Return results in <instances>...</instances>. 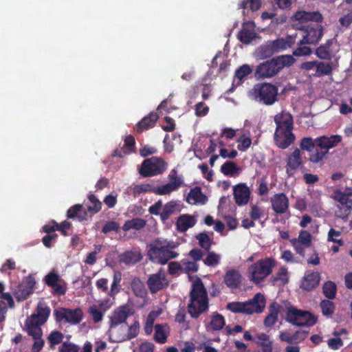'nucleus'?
Masks as SVG:
<instances>
[{
  "label": "nucleus",
  "mask_w": 352,
  "mask_h": 352,
  "mask_svg": "<svg viewBox=\"0 0 352 352\" xmlns=\"http://www.w3.org/2000/svg\"><path fill=\"white\" fill-rule=\"evenodd\" d=\"M209 310L208 292L202 280L197 278L192 284L187 311L192 318L197 319Z\"/></svg>",
  "instance_id": "nucleus-4"
},
{
  "label": "nucleus",
  "mask_w": 352,
  "mask_h": 352,
  "mask_svg": "<svg viewBox=\"0 0 352 352\" xmlns=\"http://www.w3.org/2000/svg\"><path fill=\"white\" fill-rule=\"evenodd\" d=\"M87 216V212L83 209L82 205L81 204H76L70 207L67 212V218H77L80 221L86 219Z\"/></svg>",
  "instance_id": "nucleus-32"
},
{
  "label": "nucleus",
  "mask_w": 352,
  "mask_h": 352,
  "mask_svg": "<svg viewBox=\"0 0 352 352\" xmlns=\"http://www.w3.org/2000/svg\"><path fill=\"white\" fill-rule=\"evenodd\" d=\"M140 324L138 321H135V322L128 327L127 332H126V336H124L120 339L125 338L127 340H130L135 337L139 333Z\"/></svg>",
  "instance_id": "nucleus-55"
},
{
  "label": "nucleus",
  "mask_w": 352,
  "mask_h": 352,
  "mask_svg": "<svg viewBox=\"0 0 352 352\" xmlns=\"http://www.w3.org/2000/svg\"><path fill=\"white\" fill-rule=\"evenodd\" d=\"M146 224V221L141 218H133L131 220H127L124 222L122 230L124 231H128L131 229L140 230L144 228Z\"/></svg>",
  "instance_id": "nucleus-37"
},
{
  "label": "nucleus",
  "mask_w": 352,
  "mask_h": 352,
  "mask_svg": "<svg viewBox=\"0 0 352 352\" xmlns=\"http://www.w3.org/2000/svg\"><path fill=\"white\" fill-rule=\"evenodd\" d=\"M62 278L55 270L51 271L44 278L45 283L50 287H54L56 283H58Z\"/></svg>",
  "instance_id": "nucleus-50"
},
{
  "label": "nucleus",
  "mask_w": 352,
  "mask_h": 352,
  "mask_svg": "<svg viewBox=\"0 0 352 352\" xmlns=\"http://www.w3.org/2000/svg\"><path fill=\"white\" fill-rule=\"evenodd\" d=\"M122 280V274L120 272H114L113 276V282L111 285V289H108V279L102 278L96 282V287L101 290L102 292L107 293L110 297H114L120 291V282Z\"/></svg>",
  "instance_id": "nucleus-15"
},
{
  "label": "nucleus",
  "mask_w": 352,
  "mask_h": 352,
  "mask_svg": "<svg viewBox=\"0 0 352 352\" xmlns=\"http://www.w3.org/2000/svg\"><path fill=\"white\" fill-rule=\"evenodd\" d=\"M59 352H79V347L72 342H64L58 348Z\"/></svg>",
  "instance_id": "nucleus-63"
},
{
  "label": "nucleus",
  "mask_w": 352,
  "mask_h": 352,
  "mask_svg": "<svg viewBox=\"0 0 352 352\" xmlns=\"http://www.w3.org/2000/svg\"><path fill=\"white\" fill-rule=\"evenodd\" d=\"M195 110L197 117H203L208 113L209 107L204 102H199L195 105Z\"/></svg>",
  "instance_id": "nucleus-64"
},
{
  "label": "nucleus",
  "mask_w": 352,
  "mask_h": 352,
  "mask_svg": "<svg viewBox=\"0 0 352 352\" xmlns=\"http://www.w3.org/2000/svg\"><path fill=\"white\" fill-rule=\"evenodd\" d=\"M322 313L327 317H331L335 311V304L329 299L322 300L320 303Z\"/></svg>",
  "instance_id": "nucleus-46"
},
{
  "label": "nucleus",
  "mask_w": 352,
  "mask_h": 352,
  "mask_svg": "<svg viewBox=\"0 0 352 352\" xmlns=\"http://www.w3.org/2000/svg\"><path fill=\"white\" fill-rule=\"evenodd\" d=\"M54 316L58 322L65 320L69 323L77 324L82 320L83 314L80 308L75 309L60 308L54 311Z\"/></svg>",
  "instance_id": "nucleus-14"
},
{
  "label": "nucleus",
  "mask_w": 352,
  "mask_h": 352,
  "mask_svg": "<svg viewBox=\"0 0 352 352\" xmlns=\"http://www.w3.org/2000/svg\"><path fill=\"white\" fill-rule=\"evenodd\" d=\"M298 33L294 34L288 35L286 37L278 38L276 40L271 41L272 46L276 53H279L288 48H291L296 42Z\"/></svg>",
  "instance_id": "nucleus-23"
},
{
  "label": "nucleus",
  "mask_w": 352,
  "mask_h": 352,
  "mask_svg": "<svg viewBox=\"0 0 352 352\" xmlns=\"http://www.w3.org/2000/svg\"><path fill=\"white\" fill-rule=\"evenodd\" d=\"M225 324L226 320L223 316L215 311L210 316V321L206 324V328L208 331H219L223 328Z\"/></svg>",
  "instance_id": "nucleus-29"
},
{
  "label": "nucleus",
  "mask_w": 352,
  "mask_h": 352,
  "mask_svg": "<svg viewBox=\"0 0 352 352\" xmlns=\"http://www.w3.org/2000/svg\"><path fill=\"white\" fill-rule=\"evenodd\" d=\"M168 285V280L165 274L162 272L151 274L147 280V285L151 294H155L167 288Z\"/></svg>",
  "instance_id": "nucleus-18"
},
{
  "label": "nucleus",
  "mask_w": 352,
  "mask_h": 352,
  "mask_svg": "<svg viewBox=\"0 0 352 352\" xmlns=\"http://www.w3.org/2000/svg\"><path fill=\"white\" fill-rule=\"evenodd\" d=\"M281 306L276 302H273L268 307L269 314L266 316L263 324L265 327H272L278 320V314Z\"/></svg>",
  "instance_id": "nucleus-26"
},
{
  "label": "nucleus",
  "mask_w": 352,
  "mask_h": 352,
  "mask_svg": "<svg viewBox=\"0 0 352 352\" xmlns=\"http://www.w3.org/2000/svg\"><path fill=\"white\" fill-rule=\"evenodd\" d=\"M221 256L212 251H207L206 257L203 259L204 263L206 266L215 267L220 263Z\"/></svg>",
  "instance_id": "nucleus-47"
},
{
  "label": "nucleus",
  "mask_w": 352,
  "mask_h": 352,
  "mask_svg": "<svg viewBox=\"0 0 352 352\" xmlns=\"http://www.w3.org/2000/svg\"><path fill=\"white\" fill-rule=\"evenodd\" d=\"M177 247V243L174 241L157 239L148 245L147 256L153 263L164 265L179 256V253L173 250Z\"/></svg>",
  "instance_id": "nucleus-5"
},
{
  "label": "nucleus",
  "mask_w": 352,
  "mask_h": 352,
  "mask_svg": "<svg viewBox=\"0 0 352 352\" xmlns=\"http://www.w3.org/2000/svg\"><path fill=\"white\" fill-rule=\"evenodd\" d=\"M177 204L174 201L166 203L160 213V218L162 221H166L177 210Z\"/></svg>",
  "instance_id": "nucleus-42"
},
{
  "label": "nucleus",
  "mask_w": 352,
  "mask_h": 352,
  "mask_svg": "<svg viewBox=\"0 0 352 352\" xmlns=\"http://www.w3.org/2000/svg\"><path fill=\"white\" fill-rule=\"evenodd\" d=\"M304 167L300 151L295 148L287 157L286 173L289 176H292L294 172Z\"/></svg>",
  "instance_id": "nucleus-20"
},
{
  "label": "nucleus",
  "mask_w": 352,
  "mask_h": 352,
  "mask_svg": "<svg viewBox=\"0 0 352 352\" xmlns=\"http://www.w3.org/2000/svg\"><path fill=\"white\" fill-rule=\"evenodd\" d=\"M272 210L277 214H284L289 208V199L283 192L275 194L271 198Z\"/></svg>",
  "instance_id": "nucleus-22"
},
{
  "label": "nucleus",
  "mask_w": 352,
  "mask_h": 352,
  "mask_svg": "<svg viewBox=\"0 0 352 352\" xmlns=\"http://www.w3.org/2000/svg\"><path fill=\"white\" fill-rule=\"evenodd\" d=\"M332 40H327L324 44L320 45L316 50V55L322 60H330L331 58L330 48L332 45Z\"/></svg>",
  "instance_id": "nucleus-35"
},
{
  "label": "nucleus",
  "mask_w": 352,
  "mask_h": 352,
  "mask_svg": "<svg viewBox=\"0 0 352 352\" xmlns=\"http://www.w3.org/2000/svg\"><path fill=\"white\" fill-rule=\"evenodd\" d=\"M142 259V255L139 251H125L119 256V261L126 265H135Z\"/></svg>",
  "instance_id": "nucleus-30"
},
{
  "label": "nucleus",
  "mask_w": 352,
  "mask_h": 352,
  "mask_svg": "<svg viewBox=\"0 0 352 352\" xmlns=\"http://www.w3.org/2000/svg\"><path fill=\"white\" fill-rule=\"evenodd\" d=\"M153 189L152 186L148 184L135 185L132 188V193L136 197L144 192H153Z\"/></svg>",
  "instance_id": "nucleus-57"
},
{
  "label": "nucleus",
  "mask_w": 352,
  "mask_h": 352,
  "mask_svg": "<svg viewBox=\"0 0 352 352\" xmlns=\"http://www.w3.org/2000/svg\"><path fill=\"white\" fill-rule=\"evenodd\" d=\"M167 166V162L162 157H151L142 162L139 173L144 177H153L164 173Z\"/></svg>",
  "instance_id": "nucleus-12"
},
{
  "label": "nucleus",
  "mask_w": 352,
  "mask_h": 352,
  "mask_svg": "<svg viewBox=\"0 0 352 352\" xmlns=\"http://www.w3.org/2000/svg\"><path fill=\"white\" fill-rule=\"evenodd\" d=\"M186 201L190 204H201L204 205L208 201V197L202 192L200 187L196 186L190 189Z\"/></svg>",
  "instance_id": "nucleus-28"
},
{
  "label": "nucleus",
  "mask_w": 352,
  "mask_h": 352,
  "mask_svg": "<svg viewBox=\"0 0 352 352\" xmlns=\"http://www.w3.org/2000/svg\"><path fill=\"white\" fill-rule=\"evenodd\" d=\"M158 119L159 116L156 112H151L135 124V130L137 133H142L143 131L154 127Z\"/></svg>",
  "instance_id": "nucleus-24"
},
{
  "label": "nucleus",
  "mask_w": 352,
  "mask_h": 352,
  "mask_svg": "<svg viewBox=\"0 0 352 352\" xmlns=\"http://www.w3.org/2000/svg\"><path fill=\"white\" fill-rule=\"evenodd\" d=\"M89 313L94 322H99L102 320L104 313L98 309L96 305H92L89 307Z\"/></svg>",
  "instance_id": "nucleus-60"
},
{
  "label": "nucleus",
  "mask_w": 352,
  "mask_h": 352,
  "mask_svg": "<svg viewBox=\"0 0 352 352\" xmlns=\"http://www.w3.org/2000/svg\"><path fill=\"white\" fill-rule=\"evenodd\" d=\"M170 330L167 324H157L155 326L154 340L160 344H164L167 341Z\"/></svg>",
  "instance_id": "nucleus-31"
},
{
  "label": "nucleus",
  "mask_w": 352,
  "mask_h": 352,
  "mask_svg": "<svg viewBox=\"0 0 352 352\" xmlns=\"http://www.w3.org/2000/svg\"><path fill=\"white\" fill-rule=\"evenodd\" d=\"M168 179L170 184H175V188L177 189L184 185L182 176L178 175L177 170L175 168L170 171L168 175Z\"/></svg>",
  "instance_id": "nucleus-49"
},
{
  "label": "nucleus",
  "mask_w": 352,
  "mask_h": 352,
  "mask_svg": "<svg viewBox=\"0 0 352 352\" xmlns=\"http://www.w3.org/2000/svg\"><path fill=\"white\" fill-rule=\"evenodd\" d=\"M197 239L199 241V245L206 251H208L211 248L212 242L209 236L205 233H199L197 236Z\"/></svg>",
  "instance_id": "nucleus-51"
},
{
  "label": "nucleus",
  "mask_w": 352,
  "mask_h": 352,
  "mask_svg": "<svg viewBox=\"0 0 352 352\" xmlns=\"http://www.w3.org/2000/svg\"><path fill=\"white\" fill-rule=\"evenodd\" d=\"M276 54L271 41H267L262 44L256 50V56L260 59H265L272 57Z\"/></svg>",
  "instance_id": "nucleus-33"
},
{
  "label": "nucleus",
  "mask_w": 352,
  "mask_h": 352,
  "mask_svg": "<svg viewBox=\"0 0 352 352\" xmlns=\"http://www.w3.org/2000/svg\"><path fill=\"white\" fill-rule=\"evenodd\" d=\"M124 336L126 335V329L124 327H109V340L111 342H122L126 341L127 339H125V338H121L122 337H124Z\"/></svg>",
  "instance_id": "nucleus-36"
},
{
  "label": "nucleus",
  "mask_w": 352,
  "mask_h": 352,
  "mask_svg": "<svg viewBox=\"0 0 352 352\" xmlns=\"http://www.w3.org/2000/svg\"><path fill=\"white\" fill-rule=\"evenodd\" d=\"M296 239L300 244L304 245L306 247H309L311 243V236L310 233L306 230L300 231L298 238Z\"/></svg>",
  "instance_id": "nucleus-59"
},
{
  "label": "nucleus",
  "mask_w": 352,
  "mask_h": 352,
  "mask_svg": "<svg viewBox=\"0 0 352 352\" xmlns=\"http://www.w3.org/2000/svg\"><path fill=\"white\" fill-rule=\"evenodd\" d=\"M249 5L251 10H258L261 5V0H242L239 4V8L246 9Z\"/></svg>",
  "instance_id": "nucleus-54"
},
{
  "label": "nucleus",
  "mask_w": 352,
  "mask_h": 352,
  "mask_svg": "<svg viewBox=\"0 0 352 352\" xmlns=\"http://www.w3.org/2000/svg\"><path fill=\"white\" fill-rule=\"evenodd\" d=\"M336 292L337 286L334 282L328 280L324 283L322 285V293L329 300L334 299L336 296Z\"/></svg>",
  "instance_id": "nucleus-41"
},
{
  "label": "nucleus",
  "mask_w": 352,
  "mask_h": 352,
  "mask_svg": "<svg viewBox=\"0 0 352 352\" xmlns=\"http://www.w3.org/2000/svg\"><path fill=\"white\" fill-rule=\"evenodd\" d=\"M241 274L238 270L234 269L228 270L223 276L224 283L230 289L239 288L241 285Z\"/></svg>",
  "instance_id": "nucleus-25"
},
{
  "label": "nucleus",
  "mask_w": 352,
  "mask_h": 352,
  "mask_svg": "<svg viewBox=\"0 0 352 352\" xmlns=\"http://www.w3.org/2000/svg\"><path fill=\"white\" fill-rule=\"evenodd\" d=\"M252 72V69L249 65H243L240 67H239L235 72V77L241 80L245 77L248 76Z\"/></svg>",
  "instance_id": "nucleus-56"
},
{
  "label": "nucleus",
  "mask_w": 352,
  "mask_h": 352,
  "mask_svg": "<svg viewBox=\"0 0 352 352\" xmlns=\"http://www.w3.org/2000/svg\"><path fill=\"white\" fill-rule=\"evenodd\" d=\"M341 141L342 137L339 135L330 137L323 135L314 140L311 138H303L300 140V147L302 150L312 152L309 155V160L313 163H318L324 157L330 148L336 146Z\"/></svg>",
  "instance_id": "nucleus-2"
},
{
  "label": "nucleus",
  "mask_w": 352,
  "mask_h": 352,
  "mask_svg": "<svg viewBox=\"0 0 352 352\" xmlns=\"http://www.w3.org/2000/svg\"><path fill=\"white\" fill-rule=\"evenodd\" d=\"M265 307V296L257 293L250 300L245 302H230L226 305V309L234 314H243L250 315L254 313L263 312Z\"/></svg>",
  "instance_id": "nucleus-8"
},
{
  "label": "nucleus",
  "mask_w": 352,
  "mask_h": 352,
  "mask_svg": "<svg viewBox=\"0 0 352 352\" xmlns=\"http://www.w3.org/2000/svg\"><path fill=\"white\" fill-rule=\"evenodd\" d=\"M251 96L256 102L270 106L278 100V87L271 83H257L252 88Z\"/></svg>",
  "instance_id": "nucleus-9"
},
{
  "label": "nucleus",
  "mask_w": 352,
  "mask_h": 352,
  "mask_svg": "<svg viewBox=\"0 0 352 352\" xmlns=\"http://www.w3.org/2000/svg\"><path fill=\"white\" fill-rule=\"evenodd\" d=\"M295 62L292 55H282L259 64L255 71V77L258 79L274 76L285 67H289Z\"/></svg>",
  "instance_id": "nucleus-6"
},
{
  "label": "nucleus",
  "mask_w": 352,
  "mask_h": 352,
  "mask_svg": "<svg viewBox=\"0 0 352 352\" xmlns=\"http://www.w3.org/2000/svg\"><path fill=\"white\" fill-rule=\"evenodd\" d=\"M332 71L333 67L331 63L317 60L314 76L317 77L329 76L331 74Z\"/></svg>",
  "instance_id": "nucleus-39"
},
{
  "label": "nucleus",
  "mask_w": 352,
  "mask_h": 352,
  "mask_svg": "<svg viewBox=\"0 0 352 352\" xmlns=\"http://www.w3.org/2000/svg\"><path fill=\"white\" fill-rule=\"evenodd\" d=\"M298 47L293 51V55L295 56H309L311 54V49L305 45L297 44Z\"/></svg>",
  "instance_id": "nucleus-61"
},
{
  "label": "nucleus",
  "mask_w": 352,
  "mask_h": 352,
  "mask_svg": "<svg viewBox=\"0 0 352 352\" xmlns=\"http://www.w3.org/2000/svg\"><path fill=\"white\" fill-rule=\"evenodd\" d=\"M134 314L132 307L128 305H122L115 309L110 317V327H116L125 322L126 319Z\"/></svg>",
  "instance_id": "nucleus-19"
},
{
  "label": "nucleus",
  "mask_w": 352,
  "mask_h": 352,
  "mask_svg": "<svg viewBox=\"0 0 352 352\" xmlns=\"http://www.w3.org/2000/svg\"><path fill=\"white\" fill-rule=\"evenodd\" d=\"M239 143L238 144V149L239 151H246L252 144V140L249 137H246L245 135H241L237 140Z\"/></svg>",
  "instance_id": "nucleus-62"
},
{
  "label": "nucleus",
  "mask_w": 352,
  "mask_h": 352,
  "mask_svg": "<svg viewBox=\"0 0 352 352\" xmlns=\"http://www.w3.org/2000/svg\"><path fill=\"white\" fill-rule=\"evenodd\" d=\"M256 37V33L253 30L242 28L238 34L239 41L244 44H249Z\"/></svg>",
  "instance_id": "nucleus-43"
},
{
  "label": "nucleus",
  "mask_w": 352,
  "mask_h": 352,
  "mask_svg": "<svg viewBox=\"0 0 352 352\" xmlns=\"http://www.w3.org/2000/svg\"><path fill=\"white\" fill-rule=\"evenodd\" d=\"M35 284L34 278L30 276L19 284L13 291L16 300L18 302L26 300L33 293Z\"/></svg>",
  "instance_id": "nucleus-16"
},
{
  "label": "nucleus",
  "mask_w": 352,
  "mask_h": 352,
  "mask_svg": "<svg viewBox=\"0 0 352 352\" xmlns=\"http://www.w3.org/2000/svg\"><path fill=\"white\" fill-rule=\"evenodd\" d=\"M321 280V275L318 272L308 270L300 281V288L305 292H311L317 288Z\"/></svg>",
  "instance_id": "nucleus-17"
},
{
  "label": "nucleus",
  "mask_w": 352,
  "mask_h": 352,
  "mask_svg": "<svg viewBox=\"0 0 352 352\" xmlns=\"http://www.w3.org/2000/svg\"><path fill=\"white\" fill-rule=\"evenodd\" d=\"M271 279L273 283L280 280L283 285L287 284L289 281L287 269L285 267H281L279 271Z\"/></svg>",
  "instance_id": "nucleus-48"
},
{
  "label": "nucleus",
  "mask_w": 352,
  "mask_h": 352,
  "mask_svg": "<svg viewBox=\"0 0 352 352\" xmlns=\"http://www.w3.org/2000/svg\"><path fill=\"white\" fill-rule=\"evenodd\" d=\"M239 170L236 164L231 161L226 162L221 166V172L225 175H232Z\"/></svg>",
  "instance_id": "nucleus-53"
},
{
  "label": "nucleus",
  "mask_w": 352,
  "mask_h": 352,
  "mask_svg": "<svg viewBox=\"0 0 352 352\" xmlns=\"http://www.w3.org/2000/svg\"><path fill=\"white\" fill-rule=\"evenodd\" d=\"M51 288L53 289V294L58 296L65 295L67 289V283L63 279H61L58 283H56Z\"/></svg>",
  "instance_id": "nucleus-58"
},
{
  "label": "nucleus",
  "mask_w": 352,
  "mask_h": 352,
  "mask_svg": "<svg viewBox=\"0 0 352 352\" xmlns=\"http://www.w3.org/2000/svg\"><path fill=\"white\" fill-rule=\"evenodd\" d=\"M50 307L44 302H38L36 313L28 317L25 321L27 331L34 339L42 337L41 326L46 322L50 315Z\"/></svg>",
  "instance_id": "nucleus-7"
},
{
  "label": "nucleus",
  "mask_w": 352,
  "mask_h": 352,
  "mask_svg": "<svg viewBox=\"0 0 352 352\" xmlns=\"http://www.w3.org/2000/svg\"><path fill=\"white\" fill-rule=\"evenodd\" d=\"M286 320L297 327H312L317 322V317L309 311L290 306L287 308Z\"/></svg>",
  "instance_id": "nucleus-11"
},
{
  "label": "nucleus",
  "mask_w": 352,
  "mask_h": 352,
  "mask_svg": "<svg viewBox=\"0 0 352 352\" xmlns=\"http://www.w3.org/2000/svg\"><path fill=\"white\" fill-rule=\"evenodd\" d=\"M251 191L245 183H240L233 187V195L238 206L246 205L250 198Z\"/></svg>",
  "instance_id": "nucleus-21"
},
{
  "label": "nucleus",
  "mask_w": 352,
  "mask_h": 352,
  "mask_svg": "<svg viewBox=\"0 0 352 352\" xmlns=\"http://www.w3.org/2000/svg\"><path fill=\"white\" fill-rule=\"evenodd\" d=\"M254 342L261 347V349L273 348L272 341L270 336L265 333H257L254 336Z\"/></svg>",
  "instance_id": "nucleus-40"
},
{
  "label": "nucleus",
  "mask_w": 352,
  "mask_h": 352,
  "mask_svg": "<svg viewBox=\"0 0 352 352\" xmlns=\"http://www.w3.org/2000/svg\"><path fill=\"white\" fill-rule=\"evenodd\" d=\"M274 120L276 126L274 135V143L278 148L285 149L296 140L295 135L292 132L293 116L289 112L282 111L274 116Z\"/></svg>",
  "instance_id": "nucleus-3"
},
{
  "label": "nucleus",
  "mask_w": 352,
  "mask_h": 352,
  "mask_svg": "<svg viewBox=\"0 0 352 352\" xmlns=\"http://www.w3.org/2000/svg\"><path fill=\"white\" fill-rule=\"evenodd\" d=\"M331 197L344 206L343 209H340L341 214H337V217L342 219H346L352 210V187H346L344 191L336 189L333 191Z\"/></svg>",
  "instance_id": "nucleus-13"
},
{
  "label": "nucleus",
  "mask_w": 352,
  "mask_h": 352,
  "mask_svg": "<svg viewBox=\"0 0 352 352\" xmlns=\"http://www.w3.org/2000/svg\"><path fill=\"white\" fill-rule=\"evenodd\" d=\"M276 266V261L273 258L267 257L260 259L249 267L251 280L256 284L260 283L267 278Z\"/></svg>",
  "instance_id": "nucleus-10"
},
{
  "label": "nucleus",
  "mask_w": 352,
  "mask_h": 352,
  "mask_svg": "<svg viewBox=\"0 0 352 352\" xmlns=\"http://www.w3.org/2000/svg\"><path fill=\"white\" fill-rule=\"evenodd\" d=\"M64 336L63 333L59 331H52L50 332L47 337L50 348L54 349L56 345L60 344L63 342Z\"/></svg>",
  "instance_id": "nucleus-44"
},
{
  "label": "nucleus",
  "mask_w": 352,
  "mask_h": 352,
  "mask_svg": "<svg viewBox=\"0 0 352 352\" xmlns=\"http://www.w3.org/2000/svg\"><path fill=\"white\" fill-rule=\"evenodd\" d=\"M131 289L137 297L144 298L147 295V290L144 283L138 278H135L131 283Z\"/></svg>",
  "instance_id": "nucleus-34"
},
{
  "label": "nucleus",
  "mask_w": 352,
  "mask_h": 352,
  "mask_svg": "<svg viewBox=\"0 0 352 352\" xmlns=\"http://www.w3.org/2000/svg\"><path fill=\"white\" fill-rule=\"evenodd\" d=\"M293 19L299 22L294 26L298 31V35L302 37L297 44L316 45L323 36V27L320 24L323 21L322 14L318 11L307 12L298 10L295 12Z\"/></svg>",
  "instance_id": "nucleus-1"
},
{
  "label": "nucleus",
  "mask_w": 352,
  "mask_h": 352,
  "mask_svg": "<svg viewBox=\"0 0 352 352\" xmlns=\"http://www.w3.org/2000/svg\"><path fill=\"white\" fill-rule=\"evenodd\" d=\"M197 223L194 216L188 214L179 216L176 222L177 230L180 232H184L192 228Z\"/></svg>",
  "instance_id": "nucleus-27"
},
{
  "label": "nucleus",
  "mask_w": 352,
  "mask_h": 352,
  "mask_svg": "<svg viewBox=\"0 0 352 352\" xmlns=\"http://www.w3.org/2000/svg\"><path fill=\"white\" fill-rule=\"evenodd\" d=\"M89 202L87 204V211L91 214L98 213L102 208V202L94 195L88 196Z\"/></svg>",
  "instance_id": "nucleus-38"
},
{
  "label": "nucleus",
  "mask_w": 352,
  "mask_h": 352,
  "mask_svg": "<svg viewBox=\"0 0 352 352\" xmlns=\"http://www.w3.org/2000/svg\"><path fill=\"white\" fill-rule=\"evenodd\" d=\"M182 272L186 274L197 272L199 270V265L194 261L182 260Z\"/></svg>",
  "instance_id": "nucleus-52"
},
{
  "label": "nucleus",
  "mask_w": 352,
  "mask_h": 352,
  "mask_svg": "<svg viewBox=\"0 0 352 352\" xmlns=\"http://www.w3.org/2000/svg\"><path fill=\"white\" fill-rule=\"evenodd\" d=\"M177 190L178 189L175 188V184H170L168 182L166 184L153 188V192L158 195H166Z\"/></svg>",
  "instance_id": "nucleus-45"
}]
</instances>
